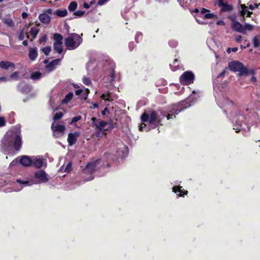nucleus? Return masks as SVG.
Listing matches in <instances>:
<instances>
[{"mask_svg":"<svg viewBox=\"0 0 260 260\" xmlns=\"http://www.w3.org/2000/svg\"><path fill=\"white\" fill-rule=\"evenodd\" d=\"M85 13V12L84 11L78 10L76 12H74L73 15L79 17H81L84 15Z\"/></svg>","mask_w":260,"mask_h":260,"instance_id":"nucleus-38","label":"nucleus"},{"mask_svg":"<svg viewBox=\"0 0 260 260\" xmlns=\"http://www.w3.org/2000/svg\"><path fill=\"white\" fill-rule=\"evenodd\" d=\"M101 98L106 101L111 102L113 100L111 96V93L108 92L107 93H103L101 95Z\"/></svg>","mask_w":260,"mask_h":260,"instance_id":"nucleus-30","label":"nucleus"},{"mask_svg":"<svg viewBox=\"0 0 260 260\" xmlns=\"http://www.w3.org/2000/svg\"><path fill=\"white\" fill-rule=\"evenodd\" d=\"M40 31V29L37 28V27H31L30 30V34L32 36V37L34 39H35L37 38V35Z\"/></svg>","mask_w":260,"mask_h":260,"instance_id":"nucleus-28","label":"nucleus"},{"mask_svg":"<svg viewBox=\"0 0 260 260\" xmlns=\"http://www.w3.org/2000/svg\"><path fill=\"white\" fill-rule=\"evenodd\" d=\"M53 49L58 54H61L63 51L62 44L53 43Z\"/></svg>","mask_w":260,"mask_h":260,"instance_id":"nucleus-23","label":"nucleus"},{"mask_svg":"<svg viewBox=\"0 0 260 260\" xmlns=\"http://www.w3.org/2000/svg\"><path fill=\"white\" fill-rule=\"evenodd\" d=\"M257 6H258V5H257V4H254V5H251H251H250L249 6V8L250 10H254V8H255V7H257Z\"/></svg>","mask_w":260,"mask_h":260,"instance_id":"nucleus-59","label":"nucleus"},{"mask_svg":"<svg viewBox=\"0 0 260 260\" xmlns=\"http://www.w3.org/2000/svg\"><path fill=\"white\" fill-rule=\"evenodd\" d=\"M63 116V114L62 112H57L56 113L53 117V119L54 121H56L59 119H60Z\"/></svg>","mask_w":260,"mask_h":260,"instance_id":"nucleus-34","label":"nucleus"},{"mask_svg":"<svg viewBox=\"0 0 260 260\" xmlns=\"http://www.w3.org/2000/svg\"><path fill=\"white\" fill-rule=\"evenodd\" d=\"M72 170V164H63L58 170V173L66 172L69 173Z\"/></svg>","mask_w":260,"mask_h":260,"instance_id":"nucleus-20","label":"nucleus"},{"mask_svg":"<svg viewBox=\"0 0 260 260\" xmlns=\"http://www.w3.org/2000/svg\"><path fill=\"white\" fill-rule=\"evenodd\" d=\"M21 16L23 19L27 18L28 17V14L25 12L22 13Z\"/></svg>","mask_w":260,"mask_h":260,"instance_id":"nucleus-60","label":"nucleus"},{"mask_svg":"<svg viewBox=\"0 0 260 260\" xmlns=\"http://www.w3.org/2000/svg\"><path fill=\"white\" fill-rule=\"evenodd\" d=\"M48 181L47 175L45 171L39 170L35 172L34 179L30 181H23L20 179H17L16 182L20 185V187L17 189H14L15 191L21 190L23 187L27 186H30L34 184H40L47 182Z\"/></svg>","mask_w":260,"mask_h":260,"instance_id":"nucleus-2","label":"nucleus"},{"mask_svg":"<svg viewBox=\"0 0 260 260\" xmlns=\"http://www.w3.org/2000/svg\"><path fill=\"white\" fill-rule=\"evenodd\" d=\"M238 51V48L237 47H234V48H228L227 50H226V52L228 53H230L231 52V51H233L234 52H236Z\"/></svg>","mask_w":260,"mask_h":260,"instance_id":"nucleus-46","label":"nucleus"},{"mask_svg":"<svg viewBox=\"0 0 260 260\" xmlns=\"http://www.w3.org/2000/svg\"><path fill=\"white\" fill-rule=\"evenodd\" d=\"M106 112H109V110L107 107L104 108V109L102 111L101 114L103 116H105L106 114Z\"/></svg>","mask_w":260,"mask_h":260,"instance_id":"nucleus-54","label":"nucleus"},{"mask_svg":"<svg viewBox=\"0 0 260 260\" xmlns=\"http://www.w3.org/2000/svg\"><path fill=\"white\" fill-rule=\"evenodd\" d=\"M6 122L5 119L4 117H0V127H3L6 125Z\"/></svg>","mask_w":260,"mask_h":260,"instance_id":"nucleus-44","label":"nucleus"},{"mask_svg":"<svg viewBox=\"0 0 260 260\" xmlns=\"http://www.w3.org/2000/svg\"><path fill=\"white\" fill-rule=\"evenodd\" d=\"M236 15H231V16H229L228 17V18L231 20L232 21V23H234V21H236Z\"/></svg>","mask_w":260,"mask_h":260,"instance_id":"nucleus-52","label":"nucleus"},{"mask_svg":"<svg viewBox=\"0 0 260 260\" xmlns=\"http://www.w3.org/2000/svg\"><path fill=\"white\" fill-rule=\"evenodd\" d=\"M44 13H46V14H51L52 13V10L51 9H48Z\"/></svg>","mask_w":260,"mask_h":260,"instance_id":"nucleus-63","label":"nucleus"},{"mask_svg":"<svg viewBox=\"0 0 260 260\" xmlns=\"http://www.w3.org/2000/svg\"><path fill=\"white\" fill-rule=\"evenodd\" d=\"M179 181H176L175 182V185L172 188V190L174 192H175L177 196L179 197H184V195H186L188 191L187 190H185L183 189H182V186H180L179 185H177L179 184Z\"/></svg>","mask_w":260,"mask_h":260,"instance_id":"nucleus-11","label":"nucleus"},{"mask_svg":"<svg viewBox=\"0 0 260 260\" xmlns=\"http://www.w3.org/2000/svg\"><path fill=\"white\" fill-rule=\"evenodd\" d=\"M88 95V92H85L84 91H83V92L81 94V98L82 99L85 100L87 99Z\"/></svg>","mask_w":260,"mask_h":260,"instance_id":"nucleus-49","label":"nucleus"},{"mask_svg":"<svg viewBox=\"0 0 260 260\" xmlns=\"http://www.w3.org/2000/svg\"><path fill=\"white\" fill-rule=\"evenodd\" d=\"M54 43L62 44L63 37L61 35L55 33L53 35Z\"/></svg>","mask_w":260,"mask_h":260,"instance_id":"nucleus-24","label":"nucleus"},{"mask_svg":"<svg viewBox=\"0 0 260 260\" xmlns=\"http://www.w3.org/2000/svg\"><path fill=\"white\" fill-rule=\"evenodd\" d=\"M47 158H44L43 156L30 157L27 155H22L16 157L11 162H47Z\"/></svg>","mask_w":260,"mask_h":260,"instance_id":"nucleus-6","label":"nucleus"},{"mask_svg":"<svg viewBox=\"0 0 260 260\" xmlns=\"http://www.w3.org/2000/svg\"><path fill=\"white\" fill-rule=\"evenodd\" d=\"M39 19L42 23L45 24H48L51 21L50 16L46 13L41 14L39 16Z\"/></svg>","mask_w":260,"mask_h":260,"instance_id":"nucleus-19","label":"nucleus"},{"mask_svg":"<svg viewBox=\"0 0 260 260\" xmlns=\"http://www.w3.org/2000/svg\"><path fill=\"white\" fill-rule=\"evenodd\" d=\"M226 68L224 69L221 73H220L217 76V78H223L226 72Z\"/></svg>","mask_w":260,"mask_h":260,"instance_id":"nucleus-47","label":"nucleus"},{"mask_svg":"<svg viewBox=\"0 0 260 260\" xmlns=\"http://www.w3.org/2000/svg\"><path fill=\"white\" fill-rule=\"evenodd\" d=\"M3 22L9 27H14V23L11 18H3Z\"/></svg>","mask_w":260,"mask_h":260,"instance_id":"nucleus-29","label":"nucleus"},{"mask_svg":"<svg viewBox=\"0 0 260 260\" xmlns=\"http://www.w3.org/2000/svg\"><path fill=\"white\" fill-rule=\"evenodd\" d=\"M18 76V72H15L10 75V78L11 79H17Z\"/></svg>","mask_w":260,"mask_h":260,"instance_id":"nucleus-45","label":"nucleus"},{"mask_svg":"<svg viewBox=\"0 0 260 260\" xmlns=\"http://www.w3.org/2000/svg\"><path fill=\"white\" fill-rule=\"evenodd\" d=\"M204 18L205 19H216L217 18V16L216 14H214L213 13H210V12H207L205 15H204Z\"/></svg>","mask_w":260,"mask_h":260,"instance_id":"nucleus-35","label":"nucleus"},{"mask_svg":"<svg viewBox=\"0 0 260 260\" xmlns=\"http://www.w3.org/2000/svg\"><path fill=\"white\" fill-rule=\"evenodd\" d=\"M107 122L104 120H101L99 124H95L97 128L100 131H105L104 127L107 125Z\"/></svg>","mask_w":260,"mask_h":260,"instance_id":"nucleus-25","label":"nucleus"},{"mask_svg":"<svg viewBox=\"0 0 260 260\" xmlns=\"http://www.w3.org/2000/svg\"><path fill=\"white\" fill-rule=\"evenodd\" d=\"M38 55V49L37 47H30L28 51V56L31 61L36 59Z\"/></svg>","mask_w":260,"mask_h":260,"instance_id":"nucleus-14","label":"nucleus"},{"mask_svg":"<svg viewBox=\"0 0 260 260\" xmlns=\"http://www.w3.org/2000/svg\"><path fill=\"white\" fill-rule=\"evenodd\" d=\"M0 68L3 69L8 70L11 68L13 69H15V66L14 63L8 61H1Z\"/></svg>","mask_w":260,"mask_h":260,"instance_id":"nucleus-18","label":"nucleus"},{"mask_svg":"<svg viewBox=\"0 0 260 260\" xmlns=\"http://www.w3.org/2000/svg\"><path fill=\"white\" fill-rule=\"evenodd\" d=\"M13 143L14 149L16 151L20 150L22 144L20 132L15 134L13 137H5L2 140L1 147L5 151L8 150L12 147Z\"/></svg>","mask_w":260,"mask_h":260,"instance_id":"nucleus-3","label":"nucleus"},{"mask_svg":"<svg viewBox=\"0 0 260 260\" xmlns=\"http://www.w3.org/2000/svg\"><path fill=\"white\" fill-rule=\"evenodd\" d=\"M231 27L235 31L244 34L245 29L243 28V25L237 21H234V23L231 24Z\"/></svg>","mask_w":260,"mask_h":260,"instance_id":"nucleus-15","label":"nucleus"},{"mask_svg":"<svg viewBox=\"0 0 260 260\" xmlns=\"http://www.w3.org/2000/svg\"><path fill=\"white\" fill-rule=\"evenodd\" d=\"M216 24L218 25H224V22L223 20H219L217 22Z\"/></svg>","mask_w":260,"mask_h":260,"instance_id":"nucleus-64","label":"nucleus"},{"mask_svg":"<svg viewBox=\"0 0 260 260\" xmlns=\"http://www.w3.org/2000/svg\"><path fill=\"white\" fill-rule=\"evenodd\" d=\"M110 167V164H86L85 167H81L84 181H90L93 179L92 173L97 171L100 173L109 171Z\"/></svg>","mask_w":260,"mask_h":260,"instance_id":"nucleus-1","label":"nucleus"},{"mask_svg":"<svg viewBox=\"0 0 260 260\" xmlns=\"http://www.w3.org/2000/svg\"><path fill=\"white\" fill-rule=\"evenodd\" d=\"M253 44L254 48H256L259 46L260 41L259 37L255 36L253 38Z\"/></svg>","mask_w":260,"mask_h":260,"instance_id":"nucleus-32","label":"nucleus"},{"mask_svg":"<svg viewBox=\"0 0 260 260\" xmlns=\"http://www.w3.org/2000/svg\"><path fill=\"white\" fill-rule=\"evenodd\" d=\"M168 115L167 119L170 120L173 118H176L177 115H178L181 112V108L178 107V106L175 104L172 105L168 108Z\"/></svg>","mask_w":260,"mask_h":260,"instance_id":"nucleus-9","label":"nucleus"},{"mask_svg":"<svg viewBox=\"0 0 260 260\" xmlns=\"http://www.w3.org/2000/svg\"><path fill=\"white\" fill-rule=\"evenodd\" d=\"M82 42L81 37L76 34H72V36L66 38L64 40V44L69 50L76 49Z\"/></svg>","mask_w":260,"mask_h":260,"instance_id":"nucleus-5","label":"nucleus"},{"mask_svg":"<svg viewBox=\"0 0 260 260\" xmlns=\"http://www.w3.org/2000/svg\"><path fill=\"white\" fill-rule=\"evenodd\" d=\"M160 114L163 117H167L168 115V110L167 111H161Z\"/></svg>","mask_w":260,"mask_h":260,"instance_id":"nucleus-56","label":"nucleus"},{"mask_svg":"<svg viewBox=\"0 0 260 260\" xmlns=\"http://www.w3.org/2000/svg\"><path fill=\"white\" fill-rule=\"evenodd\" d=\"M54 14L59 17H63L67 15L68 12L67 10L65 9L63 10L57 9L55 11Z\"/></svg>","mask_w":260,"mask_h":260,"instance_id":"nucleus-22","label":"nucleus"},{"mask_svg":"<svg viewBox=\"0 0 260 260\" xmlns=\"http://www.w3.org/2000/svg\"><path fill=\"white\" fill-rule=\"evenodd\" d=\"M81 119V116L80 115L74 117L73 118H72L71 122H70V124H72L74 123L77 122Z\"/></svg>","mask_w":260,"mask_h":260,"instance_id":"nucleus-39","label":"nucleus"},{"mask_svg":"<svg viewBox=\"0 0 260 260\" xmlns=\"http://www.w3.org/2000/svg\"><path fill=\"white\" fill-rule=\"evenodd\" d=\"M194 79V75L191 71H185L180 76L179 81L182 85H185L193 83Z\"/></svg>","mask_w":260,"mask_h":260,"instance_id":"nucleus-8","label":"nucleus"},{"mask_svg":"<svg viewBox=\"0 0 260 260\" xmlns=\"http://www.w3.org/2000/svg\"><path fill=\"white\" fill-rule=\"evenodd\" d=\"M82 82L86 85H89L91 83L90 79L88 78H87L86 77H84L82 78Z\"/></svg>","mask_w":260,"mask_h":260,"instance_id":"nucleus-41","label":"nucleus"},{"mask_svg":"<svg viewBox=\"0 0 260 260\" xmlns=\"http://www.w3.org/2000/svg\"><path fill=\"white\" fill-rule=\"evenodd\" d=\"M83 6L85 9H89L90 8V5L88 3L84 2L83 4Z\"/></svg>","mask_w":260,"mask_h":260,"instance_id":"nucleus-62","label":"nucleus"},{"mask_svg":"<svg viewBox=\"0 0 260 260\" xmlns=\"http://www.w3.org/2000/svg\"><path fill=\"white\" fill-rule=\"evenodd\" d=\"M51 129L54 132V135L56 136V137H57L58 136H56L57 134H55V132L63 133L66 130V127L63 125L61 124H57L54 126V123H53L51 125Z\"/></svg>","mask_w":260,"mask_h":260,"instance_id":"nucleus-16","label":"nucleus"},{"mask_svg":"<svg viewBox=\"0 0 260 260\" xmlns=\"http://www.w3.org/2000/svg\"><path fill=\"white\" fill-rule=\"evenodd\" d=\"M141 119L143 122H148L149 124L153 126V128L162 125L161 118L159 117L157 112L154 110L151 111L150 114L146 112L143 113L141 116Z\"/></svg>","mask_w":260,"mask_h":260,"instance_id":"nucleus-4","label":"nucleus"},{"mask_svg":"<svg viewBox=\"0 0 260 260\" xmlns=\"http://www.w3.org/2000/svg\"><path fill=\"white\" fill-rule=\"evenodd\" d=\"M178 107L181 108V111L191 106L190 100L188 99H186L185 100H183L180 102L176 104Z\"/></svg>","mask_w":260,"mask_h":260,"instance_id":"nucleus-17","label":"nucleus"},{"mask_svg":"<svg viewBox=\"0 0 260 260\" xmlns=\"http://www.w3.org/2000/svg\"><path fill=\"white\" fill-rule=\"evenodd\" d=\"M41 50L46 56H48L51 51V48L50 46H46L42 48Z\"/></svg>","mask_w":260,"mask_h":260,"instance_id":"nucleus-36","label":"nucleus"},{"mask_svg":"<svg viewBox=\"0 0 260 260\" xmlns=\"http://www.w3.org/2000/svg\"><path fill=\"white\" fill-rule=\"evenodd\" d=\"M83 92V90L80 89H77L75 91V94L76 95H81V93Z\"/></svg>","mask_w":260,"mask_h":260,"instance_id":"nucleus-57","label":"nucleus"},{"mask_svg":"<svg viewBox=\"0 0 260 260\" xmlns=\"http://www.w3.org/2000/svg\"><path fill=\"white\" fill-rule=\"evenodd\" d=\"M73 95V92H70L66 95L62 101V103L63 104L68 103L72 99Z\"/></svg>","mask_w":260,"mask_h":260,"instance_id":"nucleus-26","label":"nucleus"},{"mask_svg":"<svg viewBox=\"0 0 260 260\" xmlns=\"http://www.w3.org/2000/svg\"><path fill=\"white\" fill-rule=\"evenodd\" d=\"M135 46H136V45H135L134 42H130L128 44V47H129L130 51H132Z\"/></svg>","mask_w":260,"mask_h":260,"instance_id":"nucleus-51","label":"nucleus"},{"mask_svg":"<svg viewBox=\"0 0 260 260\" xmlns=\"http://www.w3.org/2000/svg\"><path fill=\"white\" fill-rule=\"evenodd\" d=\"M107 1H108V0H99L98 2V4L99 5H103L105 3H106Z\"/></svg>","mask_w":260,"mask_h":260,"instance_id":"nucleus-58","label":"nucleus"},{"mask_svg":"<svg viewBox=\"0 0 260 260\" xmlns=\"http://www.w3.org/2000/svg\"><path fill=\"white\" fill-rule=\"evenodd\" d=\"M24 29H22L20 31L18 36V39L19 40L21 41L23 40L24 39Z\"/></svg>","mask_w":260,"mask_h":260,"instance_id":"nucleus-42","label":"nucleus"},{"mask_svg":"<svg viewBox=\"0 0 260 260\" xmlns=\"http://www.w3.org/2000/svg\"><path fill=\"white\" fill-rule=\"evenodd\" d=\"M47 40V37L46 35H44L39 40L40 43L46 42Z\"/></svg>","mask_w":260,"mask_h":260,"instance_id":"nucleus-48","label":"nucleus"},{"mask_svg":"<svg viewBox=\"0 0 260 260\" xmlns=\"http://www.w3.org/2000/svg\"><path fill=\"white\" fill-rule=\"evenodd\" d=\"M77 6L78 5L77 2L73 1L69 4L68 6V10L69 11L73 12L76 9Z\"/></svg>","mask_w":260,"mask_h":260,"instance_id":"nucleus-31","label":"nucleus"},{"mask_svg":"<svg viewBox=\"0 0 260 260\" xmlns=\"http://www.w3.org/2000/svg\"><path fill=\"white\" fill-rule=\"evenodd\" d=\"M243 28L245 29L244 34H245L246 33L247 30H252L253 29V26L248 23H246L244 25H243Z\"/></svg>","mask_w":260,"mask_h":260,"instance_id":"nucleus-37","label":"nucleus"},{"mask_svg":"<svg viewBox=\"0 0 260 260\" xmlns=\"http://www.w3.org/2000/svg\"><path fill=\"white\" fill-rule=\"evenodd\" d=\"M229 68L233 72H239L241 76L248 74V69L243 64L238 61H233L229 63Z\"/></svg>","mask_w":260,"mask_h":260,"instance_id":"nucleus-7","label":"nucleus"},{"mask_svg":"<svg viewBox=\"0 0 260 260\" xmlns=\"http://www.w3.org/2000/svg\"><path fill=\"white\" fill-rule=\"evenodd\" d=\"M110 76L111 78L110 82H113L114 80V77H115V71L113 69H112L111 70Z\"/></svg>","mask_w":260,"mask_h":260,"instance_id":"nucleus-43","label":"nucleus"},{"mask_svg":"<svg viewBox=\"0 0 260 260\" xmlns=\"http://www.w3.org/2000/svg\"><path fill=\"white\" fill-rule=\"evenodd\" d=\"M143 38V34L141 32H138L135 36V40L137 43L139 42V40H142Z\"/></svg>","mask_w":260,"mask_h":260,"instance_id":"nucleus-40","label":"nucleus"},{"mask_svg":"<svg viewBox=\"0 0 260 260\" xmlns=\"http://www.w3.org/2000/svg\"><path fill=\"white\" fill-rule=\"evenodd\" d=\"M22 167H30L33 165L36 168H40L43 167L44 164H19Z\"/></svg>","mask_w":260,"mask_h":260,"instance_id":"nucleus-33","label":"nucleus"},{"mask_svg":"<svg viewBox=\"0 0 260 260\" xmlns=\"http://www.w3.org/2000/svg\"><path fill=\"white\" fill-rule=\"evenodd\" d=\"M79 136V133L75 132L74 133H70L68 134V142L69 145L72 146L75 144L77 140V138Z\"/></svg>","mask_w":260,"mask_h":260,"instance_id":"nucleus-13","label":"nucleus"},{"mask_svg":"<svg viewBox=\"0 0 260 260\" xmlns=\"http://www.w3.org/2000/svg\"><path fill=\"white\" fill-rule=\"evenodd\" d=\"M42 76V73L39 71L32 72L30 75V78L32 80H39Z\"/></svg>","mask_w":260,"mask_h":260,"instance_id":"nucleus-27","label":"nucleus"},{"mask_svg":"<svg viewBox=\"0 0 260 260\" xmlns=\"http://www.w3.org/2000/svg\"><path fill=\"white\" fill-rule=\"evenodd\" d=\"M210 10L206 8H203L201 11V14H206L207 12H210Z\"/></svg>","mask_w":260,"mask_h":260,"instance_id":"nucleus-53","label":"nucleus"},{"mask_svg":"<svg viewBox=\"0 0 260 260\" xmlns=\"http://www.w3.org/2000/svg\"><path fill=\"white\" fill-rule=\"evenodd\" d=\"M61 59H55L47 64L45 68L47 69L49 71H52L54 70L55 66L58 65Z\"/></svg>","mask_w":260,"mask_h":260,"instance_id":"nucleus-21","label":"nucleus"},{"mask_svg":"<svg viewBox=\"0 0 260 260\" xmlns=\"http://www.w3.org/2000/svg\"><path fill=\"white\" fill-rule=\"evenodd\" d=\"M146 126V125L144 123H142L140 125V130L142 131L143 130V128H145Z\"/></svg>","mask_w":260,"mask_h":260,"instance_id":"nucleus-61","label":"nucleus"},{"mask_svg":"<svg viewBox=\"0 0 260 260\" xmlns=\"http://www.w3.org/2000/svg\"><path fill=\"white\" fill-rule=\"evenodd\" d=\"M223 1L218 0V6L221 8L220 11L222 12L232 11L233 10V7L227 3H224Z\"/></svg>","mask_w":260,"mask_h":260,"instance_id":"nucleus-12","label":"nucleus"},{"mask_svg":"<svg viewBox=\"0 0 260 260\" xmlns=\"http://www.w3.org/2000/svg\"><path fill=\"white\" fill-rule=\"evenodd\" d=\"M91 121H92V123L93 125L95 126V124H98L97 122H98V120L96 118H95V117L91 118Z\"/></svg>","mask_w":260,"mask_h":260,"instance_id":"nucleus-55","label":"nucleus"},{"mask_svg":"<svg viewBox=\"0 0 260 260\" xmlns=\"http://www.w3.org/2000/svg\"><path fill=\"white\" fill-rule=\"evenodd\" d=\"M240 7L241 10H239V13L240 16L242 17L241 21L242 22H245V16L250 17L253 13L248 11V7L244 4H241Z\"/></svg>","mask_w":260,"mask_h":260,"instance_id":"nucleus-10","label":"nucleus"},{"mask_svg":"<svg viewBox=\"0 0 260 260\" xmlns=\"http://www.w3.org/2000/svg\"><path fill=\"white\" fill-rule=\"evenodd\" d=\"M104 132L105 131H100V129H99V131L96 132L95 135L98 137H103V135L105 134Z\"/></svg>","mask_w":260,"mask_h":260,"instance_id":"nucleus-50","label":"nucleus"}]
</instances>
